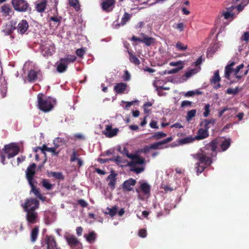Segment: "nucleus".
I'll use <instances>...</instances> for the list:
<instances>
[{"mask_svg":"<svg viewBox=\"0 0 249 249\" xmlns=\"http://www.w3.org/2000/svg\"><path fill=\"white\" fill-rule=\"evenodd\" d=\"M231 140L230 138L225 139L222 141V139L217 137L212 141L209 143L206 144L204 148L207 150L212 151L210 156L216 157L218 152L225 151L230 146L231 144Z\"/></svg>","mask_w":249,"mask_h":249,"instance_id":"1","label":"nucleus"},{"mask_svg":"<svg viewBox=\"0 0 249 249\" xmlns=\"http://www.w3.org/2000/svg\"><path fill=\"white\" fill-rule=\"evenodd\" d=\"M55 100L50 97H43L42 94L37 95V107L41 111L44 112H48L51 111L54 105Z\"/></svg>","mask_w":249,"mask_h":249,"instance_id":"2","label":"nucleus"},{"mask_svg":"<svg viewBox=\"0 0 249 249\" xmlns=\"http://www.w3.org/2000/svg\"><path fill=\"white\" fill-rule=\"evenodd\" d=\"M36 167V164L33 163L27 168L25 171L26 178L30 187H36L38 184L36 180V177H35Z\"/></svg>","mask_w":249,"mask_h":249,"instance_id":"3","label":"nucleus"},{"mask_svg":"<svg viewBox=\"0 0 249 249\" xmlns=\"http://www.w3.org/2000/svg\"><path fill=\"white\" fill-rule=\"evenodd\" d=\"M21 207L25 212L36 211L39 207V202L36 198L30 197L25 199Z\"/></svg>","mask_w":249,"mask_h":249,"instance_id":"4","label":"nucleus"},{"mask_svg":"<svg viewBox=\"0 0 249 249\" xmlns=\"http://www.w3.org/2000/svg\"><path fill=\"white\" fill-rule=\"evenodd\" d=\"M11 2L14 9L17 11L25 12L31 11L29 3L25 0H12Z\"/></svg>","mask_w":249,"mask_h":249,"instance_id":"5","label":"nucleus"},{"mask_svg":"<svg viewBox=\"0 0 249 249\" xmlns=\"http://www.w3.org/2000/svg\"><path fill=\"white\" fill-rule=\"evenodd\" d=\"M140 36H142V38L133 36L131 38V40L134 42L139 41L142 42L147 46H151L154 44L156 41L155 38L149 37L144 33H141Z\"/></svg>","mask_w":249,"mask_h":249,"instance_id":"6","label":"nucleus"},{"mask_svg":"<svg viewBox=\"0 0 249 249\" xmlns=\"http://www.w3.org/2000/svg\"><path fill=\"white\" fill-rule=\"evenodd\" d=\"M40 49L42 54L45 57L52 55L55 48L51 41H46L40 46Z\"/></svg>","mask_w":249,"mask_h":249,"instance_id":"7","label":"nucleus"},{"mask_svg":"<svg viewBox=\"0 0 249 249\" xmlns=\"http://www.w3.org/2000/svg\"><path fill=\"white\" fill-rule=\"evenodd\" d=\"M68 244L72 249H82V244L73 235L68 234L65 236Z\"/></svg>","mask_w":249,"mask_h":249,"instance_id":"8","label":"nucleus"},{"mask_svg":"<svg viewBox=\"0 0 249 249\" xmlns=\"http://www.w3.org/2000/svg\"><path fill=\"white\" fill-rule=\"evenodd\" d=\"M195 159L199 161V163L205 166H209L212 163V156H207L205 153H197L193 155Z\"/></svg>","mask_w":249,"mask_h":249,"instance_id":"9","label":"nucleus"},{"mask_svg":"<svg viewBox=\"0 0 249 249\" xmlns=\"http://www.w3.org/2000/svg\"><path fill=\"white\" fill-rule=\"evenodd\" d=\"M4 152L8 154V158L11 159L18 153L19 149L16 144L11 143L6 145L4 146Z\"/></svg>","mask_w":249,"mask_h":249,"instance_id":"10","label":"nucleus"},{"mask_svg":"<svg viewBox=\"0 0 249 249\" xmlns=\"http://www.w3.org/2000/svg\"><path fill=\"white\" fill-rule=\"evenodd\" d=\"M42 246H46L47 249H58L53 236L46 235L41 243Z\"/></svg>","mask_w":249,"mask_h":249,"instance_id":"11","label":"nucleus"},{"mask_svg":"<svg viewBox=\"0 0 249 249\" xmlns=\"http://www.w3.org/2000/svg\"><path fill=\"white\" fill-rule=\"evenodd\" d=\"M25 212V217L28 224H34L38 221V214L36 211H28Z\"/></svg>","mask_w":249,"mask_h":249,"instance_id":"12","label":"nucleus"},{"mask_svg":"<svg viewBox=\"0 0 249 249\" xmlns=\"http://www.w3.org/2000/svg\"><path fill=\"white\" fill-rule=\"evenodd\" d=\"M29 28L28 23L25 19H22L16 25V29L18 34L21 35L24 34Z\"/></svg>","mask_w":249,"mask_h":249,"instance_id":"13","label":"nucleus"},{"mask_svg":"<svg viewBox=\"0 0 249 249\" xmlns=\"http://www.w3.org/2000/svg\"><path fill=\"white\" fill-rule=\"evenodd\" d=\"M116 3L115 0H106L102 3V8L106 12H110L112 11L113 6Z\"/></svg>","mask_w":249,"mask_h":249,"instance_id":"14","label":"nucleus"},{"mask_svg":"<svg viewBox=\"0 0 249 249\" xmlns=\"http://www.w3.org/2000/svg\"><path fill=\"white\" fill-rule=\"evenodd\" d=\"M17 22L14 20H11L8 24H6L3 32L6 35H10L16 29Z\"/></svg>","mask_w":249,"mask_h":249,"instance_id":"15","label":"nucleus"},{"mask_svg":"<svg viewBox=\"0 0 249 249\" xmlns=\"http://www.w3.org/2000/svg\"><path fill=\"white\" fill-rule=\"evenodd\" d=\"M118 128L112 129V125H107L104 134L107 137L112 138L117 134Z\"/></svg>","mask_w":249,"mask_h":249,"instance_id":"16","label":"nucleus"},{"mask_svg":"<svg viewBox=\"0 0 249 249\" xmlns=\"http://www.w3.org/2000/svg\"><path fill=\"white\" fill-rule=\"evenodd\" d=\"M235 63L234 62H229V64L225 68V77L228 80H230L231 75L233 72L234 69L233 66H234Z\"/></svg>","mask_w":249,"mask_h":249,"instance_id":"17","label":"nucleus"},{"mask_svg":"<svg viewBox=\"0 0 249 249\" xmlns=\"http://www.w3.org/2000/svg\"><path fill=\"white\" fill-rule=\"evenodd\" d=\"M173 138L172 137H168L167 138L163 140V141L151 144L150 145V148H151V149H160L161 148L160 147V145L168 143L171 142Z\"/></svg>","mask_w":249,"mask_h":249,"instance_id":"18","label":"nucleus"},{"mask_svg":"<svg viewBox=\"0 0 249 249\" xmlns=\"http://www.w3.org/2000/svg\"><path fill=\"white\" fill-rule=\"evenodd\" d=\"M47 5V0H41L36 4V10L38 13H43L45 12Z\"/></svg>","mask_w":249,"mask_h":249,"instance_id":"19","label":"nucleus"},{"mask_svg":"<svg viewBox=\"0 0 249 249\" xmlns=\"http://www.w3.org/2000/svg\"><path fill=\"white\" fill-rule=\"evenodd\" d=\"M209 136V131L203 128H201L198 129L197 135L194 138L195 140H201L208 137Z\"/></svg>","mask_w":249,"mask_h":249,"instance_id":"20","label":"nucleus"},{"mask_svg":"<svg viewBox=\"0 0 249 249\" xmlns=\"http://www.w3.org/2000/svg\"><path fill=\"white\" fill-rule=\"evenodd\" d=\"M215 123V121L213 119H204L200 123V125L203 127V129L208 131L211 125H213Z\"/></svg>","mask_w":249,"mask_h":249,"instance_id":"21","label":"nucleus"},{"mask_svg":"<svg viewBox=\"0 0 249 249\" xmlns=\"http://www.w3.org/2000/svg\"><path fill=\"white\" fill-rule=\"evenodd\" d=\"M127 84L125 83H119L116 84L114 87V90L118 94H122L126 89Z\"/></svg>","mask_w":249,"mask_h":249,"instance_id":"22","label":"nucleus"},{"mask_svg":"<svg viewBox=\"0 0 249 249\" xmlns=\"http://www.w3.org/2000/svg\"><path fill=\"white\" fill-rule=\"evenodd\" d=\"M145 160L143 158L140 157L137 155V157L134 159V161H130L128 164V166L130 167H134L137 164H143L145 163Z\"/></svg>","mask_w":249,"mask_h":249,"instance_id":"23","label":"nucleus"},{"mask_svg":"<svg viewBox=\"0 0 249 249\" xmlns=\"http://www.w3.org/2000/svg\"><path fill=\"white\" fill-rule=\"evenodd\" d=\"M67 69L68 65L62 59H60L57 63L56 71L59 73H63L66 71Z\"/></svg>","mask_w":249,"mask_h":249,"instance_id":"24","label":"nucleus"},{"mask_svg":"<svg viewBox=\"0 0 249 249\" xmlns=\"http://www.w3.org/2000/svg\"><path fill=\"white\" fill-rule=\"evenodd\" d=\"M37 78V71L34 70H31L27 74V79L30 82L36 81Z\"/></svg>","mask_w":249,"mask_h":249,"instance_id":"25","label":"nucleus"},{"mask_svg":"<svg viewBox=\"0 0 249 249\" xmlns=\"http://www.w3.org/2000/svg\"><path fill=\"white\" fill-rule=\"evenodd\" d=\"M30 193H33L36 197L42 201H46V197L40 193L39 188H32Z\"/></svg>","mask_w":249,"mask_h":249,"instance_id":"26","label":"nucleus"},{"mask_svg":"<svg viewBox=\"0 0 249 249\" xmlns=\"http://www.w3.org/2000/svg\"><path fill=\"white\" fill-rule=\"evenodd\" d=\"M0 11L3 16H7L12 12V8L9 5L5 4L1 7Z\"/></svg>","mask_w":249,"mask_h":249,"instance_id":"27","label":"nucleus"},{"mask_svg":"<svg viewBox=\"0 0 249 249\" xmlns=\"http://www.w3.org/2000/svg\"><path fill=\"white\" fill-rule=\"evenodd\" d=\"M200 67H198L196 68L191 69L185 73L184 76L186 77V79H188L194 74L197 73L200 70Z\"/></svg>","mask_w":249,"mask_h":249,"instance_id":"28","label":"nucleus"},{"mask_svg":"<svg viewBox=\"0 0 249 249\" xmlns=\"http://www.w3.org/2000/svg\"><path fill=\"white\" fill-rule=\"evenodd\" d=\"M117 175V174L112 173L108 176L107 179L109 180L108 185L110 187H114L116 183V177Z\"/></svg>","mask_w":249,"mask_h":249,"instance_id":"29","label":"nucleus"},{"mask_svg":"<svg viewBox=\"0 0 249 249\" xmlns=\"http://www.w3.org/2000/svg\"><path fill=\"white\" fill-rule=\"evenodd\" d=\"M84 237L89 243H93L96 238V234L94 231L90 232L88 235L85 234Z\"/></svg>","mask_w":249,"mask_h":249,"instance_id":"30","label":"nucleus"},{"mask_svg":"<svg viewBox=\"0 0 249 249\" xmlns=\"http://www.w3.org/2000/svg\"><path fill=\"white\" fill-rule=\"evenodd\" d=\"M76 58V56L74 55H68L66 57L61 59L68 65L69 64L75 62Z\"/></svg>","mask_w":249,"mask_h":249,"instance_id":"31","label":"nucleus"},{"mask_svg":"<svg viewBox=\"0 0 249 249\" xmlns=\"http://www.w3.org/2000/svg\"><path fill=\"white\" fill-rule=\"evenodd\" d=\"M39 229L37 227H35L31 231V241L35 242L37 239Z\"/></svg>","mask_w":249,"mask_h":249,"instance_id":"32","label":"nucleus"},{"mask_svg":"<svg viewBox=\"0 0 249 249\" xmlns=\"http://www.w3.org/2000/svg\"><path fill=\"white\" fill-rule=\"evenodd\" d=\"M128 53L130 61L136 65H139L140 64V61L138 58L129 51H128Z\"/></svg>","mask_w":249,"mask_h":249,"instance_id":"33","label":"nucleus"},{"mask_svg":"<svg viewBox=\"0 0 249 249\" xmlns=\"http://www.w3.org/2000/svg\"><path fill=\"white\" fill-rule=\"evenodd\" d=\"M221 80L219 74V71L217 70L215 71L214 74L211 80V83L212 84H216V83L219 82Z\"/></svg>","mask_w":249,"mask_h":249,"instance_id":"34","label":"nucleus"},{"mask_svg":"<svg viewBox=\"0 0 249 249\" xmlns=\"http://www.w3.org/2000/svg\"><path fill=\"white\" fill-rule=\"evenodd\" d=\"M195 140L192 137H187L178 140V143L180 144H184L192 142Z\"/></svg>","mask_w":249,"mask_h":249,"instance_id":"35","label":"nucleus"},{"mask_svg":"<svg viewBox=\"0 0 249 249\" xmlns=\"http://www.w3.org/2000/svg\"><path fill=\"white\" fill-rule=\"evenodd\" d=\"M49 176L58 179H64V176L62 173L60 172H51L49 173Z\"/></svg>","mask_w":249,"mask_h":249,"instance_id":"36","label":"nucleus"},{"mask_svg":"<svg viewBox=\"0 0 249 249\" xmlns=\"http://www.w3.org/2000/svg\"><path fill=\"white\" fill-rule=\"evenodd\" d=\"M241 89L238 87H236L234 89L228 88L226 90V93L227 94H232L233 95H236L240 91Z\"/></svg>","mask_w":249,"mask_h":249,"instance_id":"37","label":"nucleus"},{"mask_svg":"<svg viewBox=\"0 0 249 249\" xmlns=\"http://www.w3.org/2000/svg\"><path fill=\"white\" fill-rule=\"evenodd\" d=\"M167 134L162 132H155L152 136V138L154 140H160L162 138L165 137Z\"/></svg>","mask_w":249,"mask_h":249,"instance_id":"38","label":"nucleus"},{"mask_svg":"<svg viewBox=\"0 0 249 249\" xmlns=\"http://www.w3.org/2000/svg\"><path fill=\"white\" fill-rule=\"evenodd\" d=\"M136 183V180L132 178H130L124 181L122 184V187H130L131 186H134Z\"/></svg>","mask_w":249,"mask_h":249,"instance_id":"39","label":"nucleus"},{"mask_svg":"<svg viewBox=\"0 0 249 249\" xmlns=\"http://www.w3.org/2000/svg\"><path fill=\"white\" fill-rule=\"evenodd\" d=\"M70 6L73 7L76 11L80 9V4L78 0H71L69 1Z\"/></svg>","mask_w":249,"mask_h":249,"instance_id":"40","label":"nucleus"},{"mask_svg":"<svg viewBox=\"0 0 249 249\" xmlns=\"http://www.w3.org/2000/svg\"><path fill=\"white\" fill-rule=\"evenodd\" d=\"M117 207L116 206H114L112 208H109L108 207L107 208V210H108V212H106V213L109 214L111 217H113L115 216L117 212Z\"/></svg>","mask_w":249,"mask_h":249,"instance_id":"41","label":"nucleus"},{"mask_svg":"<svg viewBox=\"0 0 249 249\" xmlns=\"http://www.w3.org/2000/svg\"><path fill=\"white\" fill-rule=\"evenodd\" d=\"M150 188H136V191L139 194L142 193L145 195H148L150 193Z\"/></svg>","mask_w":249,"mask_h":249,"instance_id":"42","label":"nucleus"},{"mask_svg":"<svg viewBox=\"0 0 249 249\" xmlns=\"http://www.w3.org/2000/svg\"><path fill=\"white\" fill-rule=\"evenodd\" d=\"M130 15L128 13H124L123 17L122 18L121 24L122 25H124L126 24V23L130 19Z\"/></svg>","mask_w":249,"mask_h":249,"instance_id":"43","label":"nucleus"},{"mask_svg":"<svg viewBox=\"0 0 249 249\" xmlns=\"http://www.w3.org/2000/svg\"><path fill=\"white\" fill-rule=\"evenodd\" d=\"M244 65L243 64H241L240 65L238 66L235 69H234V75L235 77L237 78L238 79H240L242 76L238 75V73L239 72V71L243 68Z\"/></svg>","mask_w":249,"mask_h":249,"instance_id":"44","label":"nucleus"},{"mask_svg":"<svg viewBox=\"0 0 249 249\" xmlns=\"http://www.w3.org/2000/svg\"><path fill=\"white\" fill-rule=\"evenodd\" d=\"M152 106V103L150 102H146L143 106V110L145 114H148L151 110L149 109V107H151Z\"/></svg>","mask_w":249,"mask_h":249,"instance_id":"45","label":"nucleus"},{"mask_svg":"<svg viewBox=\"0 0 249 249\" xmlns=\"http://www.w3.org/2000/svg\"><path fill=\"white\" fill-rule=\"evenodd\" d=\"M207 166L202 164L199 162L196 163V169L197 173H201L205 169Z\"/></svg>","mask_w":249,"mask_h":249,"instance_id":"46","label":"nucleus"},{"mask_svg":"<svg viewBox=\"0 0 249 249\" xmlns=\"http://www.w3.org/2000/svg\"><path fill=\"white\" fill-rule=\"evenodd\" d=\"M196 109L191 110L187 112L186 120L188 121H190L193 117L196 116Z\"/></svg>","mask_w":249,"mask_h":249,"instance_id":"47","label":"nucleus"},{"mask_svg":"<svg viewBox=\"0 0 249 249\" xmlns=\"http://www.w3.org/2000/svg\"><path fill=\"white\" fill-rule=\"evenodd\" d=\"M54 145H55V146L53 147H48L47 151L51 152V153H52V154L53 155L57 156L58 155L59 151H56V149L59 146V145L58 144H54Z\"/></svg>","mask_w":249,"mask_h":249,"instance_id":"48","label":"nucleus"},{"mask_svg":"<svg viewBox=\"0 0 249 249\" xmlns=\"http://www.w3.org/2000/svg\"><path fill=\"white\" fill-rule=\"evenodd\" d=\"M62 18L61 16H56L50 17L49 18V20L53 21L59 24L62 20Z\"/></svg>","mask_w":249,"mask_h":249,"instance_id":"49","label":"nucleus"},{"mask_svg":"<svg viewBox=\"0 0 249 249\" xmlns=\"http://www.w3.org/2000/svg\"><path fill=\"white\" fill-rule=\"evenodd\" d=\"M176 46V48L179 51H184L187 48V45H184L180 41H178L177 43Z\"/></svg>","mask_w":249,"mask_h":249,"instance_id":"50","label":"nucleus"},{"mask_svg":"<svg viewBox=\"0 0 249 249\" xmlns=\"http://www.w3.org/2000/svg\"><path fill=\"white\" fill-rule=\"evenodd\" d=\"M242 41H245L246 43H248L249 41V32H245L241 37Z\"/></svg>","mask_w":249,"mask_h":249,"instance_id":"51","label":"nucleus"},{"mask_svg":"<svg viewBox=\"0 0 249 249\" xmlns=\"http://www.w3.org/2000/svg\"><path fill=\"white\" fill-rule=\"evenodd\" d=\"M202 93V92L201 91H189L188 92H187L185 95V96H187V97H190V96H193L196 94H201Z\"/></svg>","mask_w":249,"mask_h":249,"instance_id":"52","label":"nucleus"},{"mask_svg":"<svg viewBox=\"0 0 249 249\" xmlns=\"http://www.w3.org/2000/svg\"><path fill=\"white\" fill-rule=\"evenodd\" d=\"M203 61L202 56H199L197 60L194 62L192 64V66H196V67H200L199 65L201 64Z\"/></svg>","mask_w":249,"mask_h":249,"instance_id":"53","label":"nucleus"},{"mask_svg":"<svg viewBox=\"0 0 249 249\" xmlns=\"http://www.w3.org/2000/svg\"><path fill=\"white\" fill-rule=\"evenodd\" d=\"M210 106L209 104H206L204 107L205 111L203 112V116L205 117H208L210 114Z\"/></svg>","mask_w":249,"mask_h":249,"instance_id":"54","label":"nucleus"},{"mask_svg":"<svg viewBox=\"0 0 249 249\" xmlns=\"http://www.w3.org/2000/svg\"><path fill=\"white\" fill-rule=\"evenodd\" d=\"M109 160L115 161L118 164L123 162L122 158L119 156L110 159Z\"/></svg>","mask_w":249,"mask_h":249,"instance_id":"55","label":"nucleus"},{"mask_svg":"<svg viewBox=\"0 0 249 249\" xmlns=\"http://www.w3.org/2000/svg\"><path fill=\"white\" fill-rule=\"evenodd\" d=\"M131 171L135 172L137 174H139L142 172L144 170V167H136V166L134 167H131Z\"/></svg>","mask_w":249,"mask_h":249,"instance_id":"56","label":"nucleus"},{"mask_svg":"<svg viewBox=\"0 0 249 249\" xmlns=\"http://www.w3.org/2000/svg\"><path fill=\"white\" fill-rule=\"evenodd\" d=\"M123 79L124 81H128L130 79V74L128 71H125Z\"/></svg>","mask_w":249,"mask_h":249,"instance_id":"57","label":"nucleus"},{"mask_svg":"<svg viewBox=\"0 0 249 249\" xmlns=\"http://www.w3.org/2000/svg\"><path fill=\"white\" fill-rule=\"evenodd\" d=\"M77 155H78L77 154L76 151H75V150L73 149L72 151V153L71 156L70 161L71 162L75 161L77 159Z\"/></svg>","mask_w":249,"mask_h":249,"instance_id":"58","label":"nucleus"},{"mask_svg":"<svg viewBox=\"0 0 249 249\" xmlns=\"http://www.w3.org/2000/svg\"><path fill=\"white\" fill-rule=\"evenodd\" d=\"M85 53V51L83 48L78 49L76 51V53L77 56L82 57Z\"/></svg>","mask_w":249,"mask_h":249,"instance_id":"59","label":"nucleus"},{"mask_svg":"<svg viewBox=\"0 0 249 249\" xmlns=\"http://www.w3.org/2000/svg\"><path fill=\"white\" fill-rule=\"evenodd\" d=\"M138 235L140 237L144 238L146 236L147 232L145 229H142L139 230Z\"/></svg>","mask_w":249,"mask_h":249,"instance_id":"60","label":"nucleus"},{"mask_svg":"<svg viewBox=\"0 0 249 249\" xmlns=\"http://www.w3.org/2000/svg\"><path fill=\"white\" fill-rule=\"evenodd\" d=\"M183 68V66L178 67V68L173 69L172 70H170L168 71V74H173L176 73L178 72L180 70H181Z\"/></svg>","mask_w":249,"mask_h":249,"instance_id":"61","label":"nucleus"},{"mask_svg":"<svg viewBox=\"0 0 249 249\" xmlns=\"http://www.w3.org/2000/svg\"><path fill=\"white\" fill-rule=\"evenodd\" d=\"M78 204L83 208L87 207L88 205L87 202L82 199L78 200Z\"/></svg>","mask_w":249,"mask_h":249,"instance_id":"62","label":"nucleus"},{"mask_svg":"<svg viewBox=\"0 0 249 249\" xmlns=\"http://www.w3.org/2000/svg\"><path fill=\"white\" fill-rule=\"evenodd\" d=\"M44 220H45V222L46 224H47V225H50L54 221V219H53V218H50L49 215H45Z\"/></svg>","mask_w":249,"mask_h":249,"instance_id":"63","label":"nucleus"},{"mask_svg":"<svg viewBox=\"0 0 249 249\" xmlns=\"http://www.w3.org/2000/svg\"><path fill=\"white\" fill-rule=\"evenodd\" d=\"M192 103L190 101L185 100L182 102L181 107H183L187 106H191Z\"/></svg>","mask_w":249,"mask_h":249,"instance_id":"64","label":"nucleus"}]
</instances>
